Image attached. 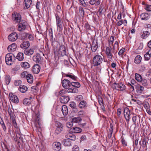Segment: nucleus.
Returning a JSON list of instances; mask_svg holds the SVG:
<instances>
[{
	"label": "nucleus",
	"instance_id": "1",
	"mask_svg": "<svg viewBox=\"0 0 151 151\" xmlns=\"http://www.w3.org/2000/svg\"><path fill=\"white\" fill-rule=\"evenodd\" d=\"M104 56L100 55H96L93 58L91 64L94 66L100 65L104 61Z\"/></svg>",
	"mask_w": 151,
	"mask_h": 151
},
{
	"label": "nucleus",
	"instance_id": "2",
	"mask_svg": "<svg viewBox=\"0 0 151 151\" xmlns=\"http://www.w3.org/2000/svg\"><path fill=\"white\" fill-rule=\"evenodd\" d=\"M40 117V114L38 113L36 114L34 124L35 126L37 128L38 131L40 132L42 130V126Z\"/></svg>",
	"mask_w": 151,
	"mask_h": 151
},
{
	"label": "nucleus",
	"instance_id": "3",
	"mask_svg": "<svg viewBox=\"0 0 151 151\" xmlns=\"http://www.w3.org/2000/svg\"><path fill=\"white\" fill-rule=\"evenodd\" d=\"M8 111L10 119L12 121L13 125L15 128H17L18 127L15 120V116L14 112L12 111L10 107L8 108Z\"/></svg>",
	"mask_w": 151,
	"mask_h": 151
},
{
	"label": "nucleus",
	"instance_id": "4",
	"mask_svg": "<svg viewBox=\"0 0 151 151\" xmlns=\"http://www.w3.org/2000/svg\"><path fill=\"white\" fill-rule=\"evenodd\" d=\"M17 131H16V136L14 137V139L17 144L18 146L20 147L22 143V138L20 134V132L17 129Z\"/></svg>",
	"mask_w": 151,
	"mask_h": 151
},
{
	"label": "nucleus",
	"instance_id": "5",
	"mask_svg": "<svg viewBox=\"0 0 151 151\" xmlns=\"http://www.w3.org/2000/svg\"><path fill=\"white\" fill-rule=\"evenodd\" d=\"M14 57L12 53H8L6 54L5 57V62L6 64L8 65H11L13 62V58H14Z\"/></svg>",
	"mask_w": 151,
	"mask_h": 151
},
{
	"label": "nucleus",
	"instance_id": "6",
	"mask_svg": "<svg viewBox=\"0 0 151 151\" xmlns=\"http://www.w3.org/2000/svg\"><path fill=\"white\" fill-rule=\"evenodd\" d=\"M124 114L127 123H128L130 118V116L131 115L130 111L128 108H126L124 109Z\"/></svg>",
	"mask_w": 151,
	"mask_h": 151
},
{
	"label": "nucleus",
	"instance_id": "7",
	"mask_svg": "<svg viewBox=\"0 0 151 151\" xmlns=\"http://www.w3.org/2000/svg\"><path fill=\"white\" fill-rule=\"evenodd\" d=\"M62 86L65 89H67L70 87L71 82L70 80L65 79L62 81Z\"/></svg>",
	"mask_w": 151,
	"mask_h": 151
},
{
	"label": "nucleus",
	"instance_id": "8",
	"mask_svg": "<svg viewBox=\"0 0 151 151\" xmlns=\"http://www.w3.org/2000/svg\"><path fill=\"white\" fill-rule=\"evenodd\" d=\"M55 17L57 29H58L59 32H61L62 31V22L61 19L57 14H55Z\"/></svg>",
	"mask_w": 151,
	"mask_h": 151
},
{
	"label": "nucleus",
	"instance_id": "9",
	"mask_svg": "<svg viewBox=\"0 0 151 151\" xmlns=\"http://www.w3.org/2000/svg\"><path fill=\"white\" fill-rule=\"evenodd\" d=\"M12 17L15 23L19 22L21 21V17L19 13L14 12L12 14Z\"/></svg>",
	"mask_w": 151,
	"mask_h": 151
},
{
	"label": "nucleus",
	"instance_id": "10",
	"mask_svg": "<svg viewBox=\"0 0 151 151\" xmlns=\"http://www.w3.org/2000/svg\"><path fill=\"white\" fill-rule=\"evenodd\" d=\"M18 37V34L16 32H14L12 33L9 35L8 37V39L10 41L14 42L17 39Z\"/></svg>",
	"mask_w": 151,
	"mask_h": 151
},
{
	"label": "nucleus",
	"instance_id": "11",
	"mask_svg": "<svg viewBox=\"0 0 151 151\" xmlns=\"http://www.w3.org/2000/svg\"><path fill=\"white\" fill-rule=\"evenodd\" d=\"M9 100L12 102L17 104L19 102L17 97L12 93H10L9 95Z\"/></svg>",
	"mask_w": 151,
	"mask_h": 151
},
{
	"label": "nucleus",
	"instance_id": "12",
	"mask_svg": "<svg viewBox=\"0 0 151 151\" xmlns=\"http://www.w3.org/2000/svg\"><path fill=\"white\" fill-rule=\"evenodd\" d=\"M59 55L62 56L66 55V50L65 46L63 45H61L60 47L58 50Z\"/></svg>",
	"mask_w": 151,
	"mask_h": 151
},
{
	"label": "nucleus",
	"instance_id": "13",
	"mask_svg": "<svg viewBox=\"0 0 151 151\" xmlns=\"http://www.w3.org/2000/svg\"><path fill=\"white\" fill-rule=\"evenodd\" d=\"M61 146V145L60 143L58 142H54L52 145L53 149L56 151H59L60 150Z\"/></svg>",
	"mask_w": 151,
	"mask_h": 151
},
{
	"label": "nucleus",
	"instance_id": "14",
	"mask_svg": "<svg viewBox=\"0 0 151 151\" xmlns=\"http://www.w3.org/2000/svg\"><path fill=\"white\" fill-rule=\"evenodd\" d=\"M111 50V47H106V53L108 58L110 60H112V58L113 57L112 55Z\"/></svg>",
	"mask_w": 151,
	"mask_h": 151
},
{
	"label": "nucleus",
	"instance_id": "15",
	"mask_svg": "<svg viewBox=\"0 0 151 151\" xmlns=\"http://www.w3.org/2000/svg\"><path fill=\"white\" fill-rule=\"evenodd\" d=\"M40 67L38 64H36L34 65L32 70V72L35 74H38L40 72Z\"/></svg>",
	"mask_w": 151,
	"mask_h": 151
},
{
	"label": "nucleus",
	"instance_id": "16",
	"mask_svg": "<svg viewBox=\"0 0 151 151\" xmlns=\"http://www.w3.org/2000/svg\"><path fill=\"white\" fill-rule=\"evenodd\" d=\"M42 58L39 54H37L36 55L33 57V60L36 63H39L42 60Z\"/></svg>",
	"mask_w": 151,
	"mask_h": 151
},
{
	"label": "nucleus",
	"instance_id": "17",
	"mask_svg": "<svg viewBox=\"0 0 151 151\" xmlns=\"http://www.w3.org/2000/svg\"><path fill=\"white\" fill-rule=\"evenodd\" d=\"M98 47V43L97 41H93L91 45V50L93 52H95L97 50Z\"/></svg>",
	"mask_w": 151,
	"mask_h": 151
},
{
	"label": "nucleus",
	"instance_id": "18",
	"mask_svg": "<svg viewBox=\"0 0 151 151\" xmlns=\"http://www.w3.org/2000/svg\"><path fill=\"white\" fill-rule=\"evenodd\" d=\"M69 100L70 98L68 96H63L60 98V102L63 104L67 103Z\"/></svg>",
	"mask_w": 151,
	"mask_h": 151
},
{
	"label": "nucleus",
	"instance_id": "19",
	"mask_svg": "<svg viewBox=\"0 0 151 151\" xmlns=\"http://www.w3.org/2000/svg\"><path fill=\"white\" fill-rule=\"evenodd\" d=\"M17 47V45L15 43H13L8 47L7 49L9 52H13L16 50Z\"/></svg>",
	"mask_w": 151,
	"mask_h": 151
},
{
	"label": "nucleus",
	"instance_id": "20",
	"mask_svg": "<svg viewBox=\"0 0 151 151\" xmlns=\"http://www.w3.org/2000/svg\"><path fill=\"white\" fill-rule=\"evenodd\" d=\"M70 140H74V139H64L63 140V143L65 146H70L71 145Z\"/></svg>",
	"mask_w": 151,
	"mask_h": 151
},
{
	"label": "nucleus",
	"instance_id": "21",
	"mask_svg": "<svg viewBox=\"0 0 151 151\" xmlns=\"http://www.w3.org/2000/svg\"><path fill=\"white\" fill-rule=\"evenodd\" d=\"M87 105L86 101L84 100L81 101L78 104V107L81 109L86 108Z\"/></svg>",
	"mask_w": 151,
	"mask_h": 151
},
{
	"label": "nucleus",
	"instance_id": "22",
	"mask_svg": "<svg viewBox=\"0 0 151 151\" xmlns=\"http://www.w3.org/2000/svg\"><path fill=\"white\" fill-rule=\"evenodd\" d=\"M140 18L143 20H147L149 18V15L147 13H143L140 15Z\"/></svg>",
	"mask_w": 151,
	"mask_h": 151
},
{
	"label": "nucleus",
	"instance_id": "23",
	"mask_svg": "<svg viewBox=\"0 0 151 151\" xmlns=\"http://www.w3.org/2000/svg\"><path fill=\"white\" fill-rule=\"evenodd\" d=\"M67 90L68 93H76L78 92V89L72 87L69 88Z\"/></svg>",
	"mask_w": 151,
	"mask_h": 151
},
{
	"label": "nucleus",
	"instance_id": "24",
	"mask_svg": "<svg viewBox=\"0 0 151 151\" xmlns=\"http://www.w3.org/2000/svg\"><path fill=\"white\" fill-rule=\"evenodd\" d=\"M27 87L26 86L24 85H20L18 88L19 91L23 93L26 92L27 91Z\"/></svg>",
	"mask_w": 151,
	"mask_h": 151
},
{
	"label": "nucleus",
	"instance_id": "25",
	"mask_svg": "<svg viewBox=\"0 0 151 151\" xmlns=\"http://www.w3.org/2000/svg\"><path fill=\"white\" fill-rule=\"evenodd\" d=\"M73 130L74 133H78L81 132H82V129L79 127H75L72 129Z\"/></svg>",
	"mask_w": 151,
	"mask_h": 151
},
{
	"label": "nucleus",
	"instance_id": "26",
	"mask_svg": "<svg viewBox=\"0 0 151 151\" xmlns=\"http://www.w3.org/2000/svg\"><path fill=\"white\" fill-rule=\"evenodd\" d=\"M62 111L64 115H66L68 114V111L67 107L65 105L62 106Z\"/></svg>",
	"mask_w": 151,
	"mask_h": 151
},
{
	"label": "nucleus",
	"instance_id": "27",
	"mask_svg": "<svg viewBox=\"0 0 151 151\" xmlns=\"http://www.w3.org/2000/svg\"><path fill=\"white\" fill-rule=\"evenodd\" d=\"M82 119L80 117H75L72 119V122L79 124L82 121Z\"/></svg>",
	"mask_w": 151,
	"mask_h": 151
},
{
	"label": "nucleus",
	"instance_id": "28",
	"mask_svg": "<svg viewBox=\"0 0 151 151\" xmlns=\"http://www.w3.org/2000/svg\"><path fill=\"white\" fill-rule=\"evenodd\" d=\"M20 47L23 49L28 48V42L27 41H24L21 45Z\"/></svg>",
	"mask_w": 151,
	"mask_h": 151
},
{
	"label": "nucleus",
	"instance_id": "29",
	"mask_svg": "<svg viewBox=\"0 0 151 151\" xmlns=\"http://www.w3.org/2000/svg\"><path fill=\"white\" fill-rule=\"evenodd\" d=\"M21 77L22 78H25L27 79V81L28 82V73L27 71H24L21 73Z\"/></svg>",
	"mask_w": 151,
	"mask_h": 151
},
{
	"label": "nucleus",
	"instance_id": "30",
	"mask_svg": "<svg viewBox=\"0 0 151 151\" xmlns=\"http://www.w3.org/2000/svg\"><path fill=\"white\" fill-rule=\"evenodd\" d=\"M65 75L67 77H68L73 80H76L77 77L74 76L72 73H68V74H65Z\"/></svg>",
	"mask_w": 151,
	"mask_h": 151
},
{
	"label": "nucleus",
	"instance_id": "31",
	"mask_svg": "<svg viewBox=\"0 0 151 151\" xmlns=\"http://www.w3.org/2000/svg\"><path fill=\"white\" fill-rule=\"evenodd\" d=\"M150 32L147 31H143L142 35H141V37L142 38H146L150 35Z\"/></svg>",
	"mask_w": 151,
	"mask_h": 151
},
{
	"label": "nucleus",
	"instance_id": "32",
	"mask_svg": "<svg viewBox=\"0 0 151 151\" xmlns=\"http://www.w3.org/2000/svg\"><path fill=\"white\" fill-rule=\"evenodd\" d=\"M142 60V57L140 55H137L134 59V62L135 63L138 64L140 63Z\"/></svg>",
	"mask_w": 151,
	"mask_h": 151
},
{
	"label": "nucleus",
	"instance_id": "33",
	"mask_svg": "<svg viewBox=\"0 0 151 151\" xmlns=\"http://www.w3.org/2000/svg\"><path fill=\"white\" fill-rule=\"evenodd\" d=\"M16 58L19 61H22L24 59L23 54L22 52L18 53L16 57Z\"/></svg>",
	"mask_w": 151,
	"mask_h": 151
},
{
	"label": "nucleus",
	"instance_id": "34",
	"mask_svg": "<svg viewBox=\"0 0 151 151\" xmlns=\"http://www.w3.org/2000/svg\"><path fill=\"white\" fill-rule=\"evenodd\" d=\"M135 75L136 80L139 82H141L142 79L141 75L137 73H135Z\"/></svg>",
	"mask_w": 151,
	"mask_h": 151
},
{
	"label": "nucleus",
	"instance_id": "35",
	"mask_svg": "<svg viewBox=\"0 0 151 151\" xmlns=\"http://www.w3.org/2000/svg\"><path fill=\"white\" fill-rule=\"evenodd\" d=\"M71 85L73 87H74L77 88H79L81 86L80 83L78 82H71Z\"/></svg>",
	"mask_w": 151,
	"mask_h": 151
},
{
	"label": "nucleus",
	"instance_id": "36",
	"mask_svg": "<svg viewBox=\"0 0 151 151\" xmlns=\"http://www.w3.org/2000/svg\"><path fill=\"white\" fill-rule=\"evenodd\" d=\"M150 50L147 52L144 55L145 59L146 60H149L150 58L151 52L150 53Z\"/></svg>",
	"mask_w": 151,
	"mask_h": 151
},
{
	"label": "nucleus",
	"instance_id": "37",
	"mask_svg": "<svg viewBox=\"0 0 151 151\" xmlns=\"http://www.w3.org/2000/svg\"><path fill=\"white\" fill-rule=\"evenodd\" d=\"M25 26L22 23H19L18 25V30L19 31L24 30L25 29Z\"/></svg>",
	"mask_w": 151,
	"mask_h": 151
},
{
	"label": "nucleus",
	"instance_id": "38",
	"mask_svg": "<svg viewBox=\"0 0 151 151\" xmlns=\"http://www.w3.org/2000/svg\"><path fill=\"white\" fill-rule=\"evenodd\" d=\"M79 13L80 16L82 17H83L84 15V11L83 8L81 6L79 8Z\"/></svg>",
	"mask_w": 151,
	"mask_h": 151
},
{
	"label": "nucleus",
	"instance_id": "39",
	"mask_svg": "<svg viewBox=\"0 0 151 151\" xmlns=\"http://www.w3.org/2000/svg\"><path fill=\"white\" fill-rule=\"evenodd\" d=\"M137 89L138 92L139 93H142V91L144 90V87L139 85L137 86Z\"/></svg>",
	"mask_w": 151,
	"mask_h": 151
},
{
	"label": "nucleus",
	"instance_id": "40",
	"mask_svg": "<svg viewBox=\"0 0 151 151\" xmlns=\"http://www.w3.org/2000/svg\"><path fill=\"white\" fill-rule=\"evenodd\" d=\"M65 137L67 138V139H74V140H75L76 138V137L72 134L69 133L66 135L65 136Z\"/></svg>",
	"mask_w": 151,
	"mask_h": 151
},
{
	"label": "nucleus",
	"instance_id": "41",
	"mask_svg": "<svg viewBox=\"0 0 151 151\" xmlns=\"http://www.w3.org/2000/svg\"><path fill=\"white\" fill-rule=\"evenodd\" d=\"M132 114L133 115L132 118L133 122L134 124H136V122L137 120V116L136 115L134 114H133L132 113Z\"/></svg>",
	"mask_w": 151,
	"mask_h": 151
},
{
	"label": "nucleus",
	"instance_id": "42",
	"mask_svg": "<svg viewBox=\"0 0 151 151\" xmlns=\"http://www.w3.org/2000/svg\"><path fill=\"white\" fill-rule=\"evenodd\" d=\"M28 0H24L23 1V6L24 9H28Z\"/></svg>",
	"mask_w": 151,
	"mask_h": 151
},
{
	"label": "nucleus",
	"instance_id": "43",
	"mask_svg": "<svg viewBox=\"0 0 151 151\" xmlns=\"http://www.w3.org/2000/svg\"><path fill=\"white\" fill-rule=\"evenodd\" d=\"M119 83H114L112 85V87L114 89L119 90Z\"/></svg>",
	"mask_w": 151,
	"mask_h": 151
},
{
	"label": "nucleus",
	"instance_id": "44",
	"mask_svg": "<svg viewBox=\"0 0 151 151\" xmlns=\"http://www.w3.org/2000/svg\"><path fill=\"white\" fill-rule=\"evenodd\" d=\"M67 92V90L65 89H62L59 92V96H63L64 94H65Z\"/></svg>",
	"mask_w": 151,
	"mask_h": 151
},
{
	"label": "nucleus",
	"instance_id": "45",
	"mask_svg": "<svg viewBox=\"0 0 151 151\" xmlns=\"http://www.w3.org/2000/svg\"><path fill=\"white\" fill-rule=\"evenodd\" d=\"M5 80L6 83L7 85H8L10 81L11 78L10 76H6L5 78Z\"/></svg>",
	"mask_w": 151,
	"mask_h": 151
},
{
	"label": "nucleus",
	"instance_id": "46",
	"mask_svg": "<svg viewBox=\"0 0 151 151\" xmlns=\"http://www.w3.org/2000/svg\"><path fill=\"white\" fill-rule=\"evenodd\" d=\"M21 66L24 68H28V63L27 62H22L21 63Z\"/></svg>",
	"mask_w": 151,
	"mask_h": 151
},
{
	"label": "nucleus",
	"instance_id": "47",
	"mask_svg": "<svg viewBox=\"0 0 151 151\" xmlns=\"http://www.w3.org/2000/svg\"><path fill=\"white\" fill-rule=\"evenodd\" d=\"M0 124L1 125L2 127L3 128V129L5 132L6 131V126L4 123L3 121L2 120V121L0 122Z\"/></svg>",
	"mask_w": 151,
	"mask_h": 151
},
{
	"label": "nucleus",
	"instance_id": "48",
	"mask_svg": "<svg viewBox=\"0 0 151 151\" xmlns=\"http://www.w3.org/2000/svg\"><path fill=\"white\" fill-rule=\"evenodd\" d=\"M19 65H16L14 68L12 69V72H14L17 71L19 69Z\"/></svg>",
	"mask_w": 151,
	"mask_h": 151
},
{
	"label": "nucleus",
	"instance_id": "49",
	"mask_svg": "<svg viewBox=\"0 0 151 151\" xmlns=\"http://www.w3.org/2000/svg\"><path fill=\"white\" fill-rule=\"evenodd\" d=\"M22 83V82L20 80H16L14 82V85L16 86H19Z\"/></svg>",
	"mask_w": 151,
	"mask_h": 151
},
{
	"label": "nucleus",
	"instance_id": "50",
	"mask_svg": "<svg viewBox=\"0 0 151 151\" xmlns=\"http://www.w3.org/2000/svg\"><path fill=\"white\" fill-rule=\"evenodd\" d=\"M119 88L120 89L121 91H124L126 89V87L122 83H119Z\"/></svg>",
	"mask_w": 151,
	"mask_h": 151
},
{
	"label": "nucleus",
	"instance_id": "51",
	"mask_svg": "<svg viewBox=\"0 0 151 151\" xmlns=\"http://www.w3.org/2000/svg\"><path fill=\"white\" fill-rule=\"evenodd\" d=\"M141 82H142V85L144 86H145L147 85V80L145 79H142Z\"/></svg>",
	"mask_w": 151,
	"mask_h": 151
},
{
	"label": "nucleus",
	"instance_id": "52",
	"mask_svg": "<svg viewBox=\"0 0 151 151\" xmlns=\"http://www.w3.org/2000/svg\"><path fill=\"white\" fill-rule=\"evenodd\" d=\"M145 9L148 11H151V5L148 4H146L145 5Z\"/></svg>",
	"mask_w": 151,
	"mask_h": 151
},
{
	"label": "nucleus",
	"instance_id": "53",
	"mask_svg": "<svg viewBox=\"0 0 151 151\" xmlns=\"http://www.w3.org/2000/svg\"><path fill=\"white\" fill-rule=\"evenodd\" d=\"M33 81V76L29 74V83H32Z\"/></svg>",
	"mask_w": 151,
	"mask_h": 151
},
{
	"label": "nucleus",
	"instance_id": "54",
	"mask_svg": "<svg viewBox=\"0 0 151 151\" xmlns=\"http://www.w3.org/2000/svg\"><path fill=\"white\" fill-rule=\"evenodd\" d=\"M147 139L148 138L147 137H145L142 139V146L143 147H145V145L147 142Z\"/></svg>",
	"mask_w": 151,
	"mask_h": 151
},
{
	"label": "nucleus",
	"instance_id": "55",
	"mask_svg": "<svg viewBox=\"0 0 151 151\" xmlns=\"http://www.w3.org/2000/svg\"><path fill=\"white\" fill-rule=\"evenodd\" d=\"M83 96L81 95H78L76 98V100L78 101H80L83 100Z\"/></svg>",
	"mask_w": 151,
	"mask_h": 151
},
{
	"label": "nucleus",
	"instance_id": "56",
	"mask_svg": "<svg viewBox=\"0 0 151 151\" xmlns=\"http://www.w3.org/2000/svg\"><path fill=\"white\" fill-rule=\"evenodd\" d=\"M62 129L63 128L57 127L55 130V132L57 134H58L61 132Z\"/></svg>",
	"mask_w": 151,
	"mask_h": 151
},
{
	"label": "nucleus",
	"instance_id": "57",
	"mask_svg": "<svg viewBox=\"0 0 151 151\" xmlns=\"http://www.w3.org/2000/svg\"><path fill=\"white\" fill-rule=\"evenodd\" d=\"M70 106L73 109L76 107V105L75 103L74 102H71L70 103Z\"/></svg>",
	"mask_w": 151,
	"mask_h": 151
},
{
	"label": "nucleus",
	"instance_id": "58",
	"mask_svg": "<svg viewBox=\"0 0 151 151\" xmlns=\"http://www.w3.org/2000/svg\"><path fill=\"white\" fill-rule=\"evenodd\" d=\"M73 125V124L72 122H68L66 124V127L69 128H70L71 127H72Z\"/></svg>",
	"mask_w": 151,
	"mask_h": 151
},
{
	"label": "nucleus",
	"instance_id": "59",
	"mask_svg": "<svg viewBox=\"0 0 151 151\" xmlns=\"http://www.w3.org/2000/svg\"><path fill=\"white\" fill-rule=\"evenodd\" d=\"M28 103V99L27 98L25 99L23 101V104L25 106H27Z\"/></svg>",
	"mask_w": 151,
	"mask_h": 151
},
{
	"label": "nucleus",
	"instance_id": "60",
	"mask_svg": "<svg viewBox=\"0 0 151 151\" xmlns=\"http://www.w3.org/2000/svg\"><path fill=\"white\" fill-rule=\"evenodd\" d=\"M85 114V112L84 111L82 110L80 111L78 113V115L79 116L83 115Z\"/></svg>",
	"mask_w": 151,
	"mask_h": 151
},
{
	"label": "nucleus",
	"instance_id": "61",
	"mask_svg": "<svg viewBox=\"0 0 151 151\" xmlns=\"http://www.w3.org/2000/svg\"><path fill=\"white\" fill-rule=\"evenodd\" d=\"M98 101L100 105H101L103 104V99L101 97H99L98 98Z\"/></svg>",
	"mask_w": 151,
	"mask_h": 151
},
{
	"label": "nucleus",
	"instance_id": "62",
	"mask_svg": "<svg viewBox=\"0 0 151 151\" xmlns=\"http://www.w3.org/2000/svg\"><path fill=\"white\" fill-rule=\"evenodd\" d=\"M73 151H79V147L77 145L74 146L73 148Z\"/></svg>",
	"mask_w": 151,
	"mask_h": 151
},
{
	"label": "nucleus",
	"instance_id": "63",
	"mask_svg": "<svg viewBox=\"0 0 151 151\" xmlns=\"http://www.w3.org/2000/svg\"><path fill=\"white\" fill-rule=\"evenodd\" d=\"M3 145H4V147H3V146H2V147L3 148V149L4 151H9V149H8V148L7 147V146L6 145L4 144H3Z\"/></svg>",
	"mask_w": 151,
	"mask_h": 151
},
{
	"label": "nucleus",
	"instance_id": "64",
	"mask_svg": "<svg viewBox=\"0 0 151 151\" xmlns=\"http://www.w3.org/2000/svg\"><path fill=\"white\" fill-rule=\"evenodd\" d=\"M3 145H4V147H3V146H2V147L3 148V149L4 151H9V149H8V148L7 147V146L6 145L4 144H3Z\"/></svg>",
	"mask_w": 151,
	"mask_h": 151
}]
</instances>
